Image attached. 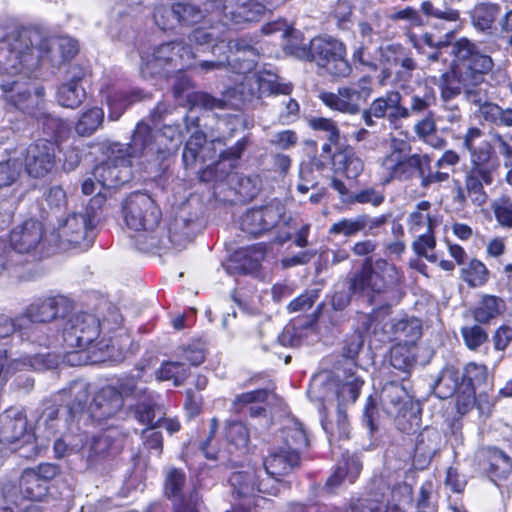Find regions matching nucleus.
Listing matches in <instances>:
<instances>
[{"mask_svg":"<svg viewBox=\"0 0 512 512\" xmlns=\"http://www.w3.org/2000/svg\"><path fill=\"white\" fill-rule=\"evenodd\" d=\"M264 468L268 481H273L279 486L282 482L281 477L287 474L288 452L285 449L271 452L264 460Z\"/></svg>","mask_w":512,"mask_h":512,"instance_id":"obj_45","label":"nucleus"},{"mask_svg":"<svg viewBox=\"0 0 512 512\" xmlns=\"http://www.w3.org/2000/svg\"><path fill=\"white\" fill-rule=\"evenodd\" d=\"M500 12L501 7L499 4L490 2L478 3L471 11L472 24L480 31H488L492 28Z\"/></svg>","mask_w":512,"mask_h":512,"instance_id":"obj_43","label":"nucleus"},{"mask_svg":"<svg viewBox=\"0 0 512 512\" xmlns=\"http://www.w3.org/2000/svg\"><path fill=\"white\" fill-rule=\"evenodd\" d=\"M135 417L142 424L150 425L152 427H163L170 434L175 433L180 429V423L177 419L161 417L155 419V406L150 399L148 402L142 401L137 404Z\"/></svg>","mask_w":512,"mask_h":512,"instance_id":"obj_36","label":"nucleus"},{"mask_svg":"<svg viewBox=\"0 0 512 512\" xmlns=\"http://www.w3.org/2000/svg\"><path fill=\"white\" fill-rule=\"evenodd\" d=\"M227 1L228 0H208L205 10L208 11L209 7H211L217 15L224 13L226 18L230 15V20L233 24L256 21L264 11V7L253 0H241V3L237 5L235 10L230 9L226 5Z\"/></svg>","mask_w":512,"mask_h":512,"instance_id":"obj_30","label":"nucleus"},{"mask_svg":"<svg viewBox=\"0 0 512 512\" xmlns=\"http://www.w3.org/2000/svg\"><path fill=\"white\" fill-rule=\"evenodd\" d=\"M482 136V131L479 128H469L463 139V146L470 152L471 161H473V155L479 152L485 151L488 154L489 159H494L492 156V148L488 142H482L479 146H476L475 142Z\"/></svg>","mask_w":512,"mask_h":512,"instance_id":"obj_57","label":"nucleus"},{"mask_svg":"<svg viewBox=\"0 0 512 512\" xmlns=\"http://www.w3.org/2000/svg\"><path fill=\"white\" fill-rule=\"evenodd\" d=\"M461 375L454 366H446L440 372L434 386V393L438 398L447 399L453 396L461 386Z\"/></svg>","mask_w":512,"mask_h":512,"instance_id":"obj_41","label":"nucleus"},{"mask_svg":"<svg viewBox=\"0 0 512 512\" xmlns=\"http://www.w3.org/2000/svg\"><path fill=\"white\" fill-rule=\"evenodd\" d=\"M290 55L313 61L318 68L334 77H348L351 73L345 45L331 36L305 41L300 32L290 27Z\"/></svg>","mask_w":512,"mask_h":512,"instance_id":"obj_1","label":"nucleus"},{"mask_svg":"<svg viewBox=\"0 0 512 512\" xmlns=\"http://www.w3.org/2000/svg\"><path fill=\"white\" fill-rule=\"evenodd\" d=\"M440 221L441 218L432 209V204L427 200H422L409 213L406 223L410 233L418 234L423 231H434Z\"/></svg>","mask_w":512,"mask_h":512,"instance_id":"obj_31","label":"nucleus"},{"mask_svg":"<svg viewBox=\"0 0 512 512\" xmlns=\"http://www.w3.org/2000/svg\"><path fill=\"white\" fill-rule=\"evenodd\" d=\"M362 385L363 381L360 378L354 375L348 376L337 390L339 404L346 405L354 403L360 394Z\"/></svg>","mask_w":512,"mask_h":512,"instance_id":"obj_53","label":"nucleus"},{"mask_svg":"<svg viewBox=\"0 0 512 512\" xmlns=\"http://www.w3.org/2000/svg\"><path fill=\"white\" fill-rule=\"evenodd\" d=\"M415 345H402L398 343L391 349V365L400 371L409 372L416 363Z\"/></svg>","mask_w":512,"mask_h":512,"instance_id":"obj_49","label":"nucleus"},{"mask_svg":"<svg viewBox=\"0 0 512 512\" xmlns=\"http://www.w3.org/2000/svg\"><path fill=\"white\" fill-rule=\"evenodd\" d=\"M496 168V160L489 159L487 152L482 151L473 155L471 168L465 177V188L475 204L482 205L486 202L487 195L483 185L492 184Z\"/></svg>","mask_w":512,"mask_h":512,"instance_id":"obj_17","label":"nucleus"},{"mask_svg":"<svg viewBox=\"0 0 512 512\" xmlns=\"http://www.w3.org/2000/svg\"><path fill=\"white\" fill-rule=\"evenodd\" d=\"M403 276L394 264L386 260H377L370 268H364L351 280L353 293L369 295L394 288L402 282Z\"/></svg>","mask_w":512,"mask_h":512,"instance_id":"obj_13","label":"nucleus"},{"mask_svg":"<svg viewBox=\"0 0 512 512\" xmlns=\"http://www.w3.org/2000/svg\"><path fill=\"white\" fill-rule=\"evenodd\" d=\"M67 305L63 296L38 298L33 301L20 316L22 322L45 323L58 317L60 311Z\"/></svg>","mask_w":512,"mask_h":512,"instance_id":"obj_29","label":"nucleus"},{"mask_svg":"<svg viewBox=\"0 0 512 512\" xmlns=\"http://www.w3.org/2000/svg\"><path fill=\"white\" fill-rule=\"evenodd\" d=\"M22 166L16 159L0 162V188L16 185L21 177Z\"/></svg>","mask_w":512,"mask_h":512,"instance_id":"obj_54","label":"nucleus"},{"mask_svg":"<svg viewBox=\"0 0 512 512\" xmlns=\"http://www.w3.org/2000/svg\"><path fill=\"white\" fill-rule=\"evenodd\" d=\"M105 204V195L99 192L89 200L84 213L69 214L61 221L56 229L59 242L77 245L87 240L91 241L93 230L99 222L98 212Z\"/></svg>","mask_w":512,"mask_h":512,"instance_id":"obj_8","label":"nucleus"},{"mask_svg":"<svg viewBox=\"0 0 512 512\" xmlns=\"http://www.w3.org/2000/svg\"><path fill=\"white\" fill-rule=\"evenodd\" d=\"M171 16L167 20L162 14H157L156 25L162 30L174 29L177 24L192 25L203 19V11L197 7L195 0L177 2L171 10H163Z\"/></svg>","mask_w":512,"mask_h":512,"instance_id":"obj_26","label":"nucleus"},{"mask_svg":"<svg viewBox=\"0 0 512 512\" xmlns=\"http://www.w3.org/2000/svg\"><path fill=\"white\" fill-rule=\"evenodd\" d=\"M506 310L503 299L494 295H483L473 311V316L478 323H489Z\"/></svg>","mask_w":512,"mask_h":512,"instance_id":"obj_38","label":"nucleus"},{"mask_svg":"<svg viewBox=\"0 0 512 512\" xmlns=\"http://www.w3.org/2000/svg\"><path fill=\"white\" fill-rule=\"evenodd\" d=\"M140 73L143 78L168 76L192 66L195 54L182 41L163 43L141 53Z\"/></svg>","mask_w":512,"mask_h":512,"instance_id":"obj_4","label":"nucleus"},{"mask_svg":"<svg viewBox=\"0 0 512 512\" xmlns=\"http://www.w3.org/2000/svg\"><path fill=\"white\" fill-rule=\"evenodd\" d=\"M230 482L233 487V495L239 499H244V503L239 505L243 510L250 509L253 504L251 498L256 492L277 495L280 491V488L274 485L269 489L266 487L263 480L256 486L254 482V475L250 472L233 473L230 477Z\"/></svg>","mask_w":512,"mask_h":512,"instance_id":"obj_27","label":"nucleus"},{"mask_svg":"<svg viewBox=\"0 0 512 512\" xmlns=\"http://www.w3.org/2000/svg\"><path fill=\"white\" fill-rule=\"evenodd\" d=\"M487 378L488 371L486 366L472 362L465 366L464 372L461 375V384H464V386L473 387L475 390L476 387L484 384L487 381Z\"/></svg>","mask_w":512,"mask_h":512,"instance_id":"obj_55","label":"nucleus"},{"mask_svg":"<svg viewBox=\"0 0 512 512\" xmlns=\"http://www.w3.org/2000/svg\"><path fill=\"white\" fill-rule=\"evenodd\" d=\"M223 16H225L223 14ZM222 25H211L208 28L206 27H198L196 28L189 39L191 42H194L195 45L199 47H203L204 45H209L212 42H217L212 46V53L217 55L218 50H231L230 42L226 41L224 37V30L222 27L227 26L228 22H231L230 15L228 18L224 17Z\"/></svg>","mask_w":512,"mask_h":512,"instance_id":"obj_33","label":"nucleus"},{"mask_svg":"<svg viewBox=\"0 0 512 512\" xmlns=\"http://www.w3.org/2000/svg\"><path fill=\"white\" fill-rule=\"evenodd\" d=\"M461 334L466 346L470 350H476L485 343L488 338L486 331L478 325L463 327Z\"/></svg>","mask_w":512,"mask_h":512,"instance_id":"obj_61","label":"nucleus"},{"mask_svg":"<svg viewBox=\"0 0 512 512\" xmlns=\"http://www.w3.org/2000/svg\"><path fill=\"white\" fill-rule=\"evenodd\" d=\"M106 322H100L96 316L89 313H79L70 317L63 330V340L67 347L86 350L92 347L108 348L109 344L99 340L101 331H104Z\"/></svg>","mask_w":512,"mask_h":512,"instance_id":"obj_11","label":"nucleus"},{"mask_svg":"<svg viewBox=\"0 0 512 512\" xmlns=\"http://www.w3.org/2000/svg\"><path fill=\"white\" fill-rule=\"evenodd\" d=\"M309 438L303 425L290 418V468L298 467L306 458Z\"/></svg>","mask_w":512,"mask_h":512,"instance_id":"obj_35","label":"nucleus"},{"mask_svg":"<svg viewBox=\"0 0 512 512\" xmlns=\"http://www.w3.org/2000/svg\"><path fill=\"white\" fill-rule=\"evenodd\" d=\"M189 375V369L179 361H166L155 371L158 381H172L174 386H181Z\"/></svg>","mask_w":512,"mask_h":512,"instance_id":"obj_47","label":"nucleus"},{"mask_svg":"<svg viewBox=\"0 0 512 512\" xmlns=\"http://www.w3.org/2000/svg\"><path fill=\"white\" fill-rule=\"evenodd\" d=\"M122 214L128 228L134 231L153 232L161 220V210L145 193H132L123 202Z\"/></svg>","mask_w":512,"mask_h":512,"instance_id":"obj_14","label":"nucleus"},{"mask_svg":"<svg viewBox=\"0 0 512 512\" xmlns=\"http://www.w3.org/2000/svg\"><path fill=\"white\" fill-rule=\"evenodd\" d=\"M453 77L467 91L483 82L493 66L492 58L483 53L479 46L467 38H461L451 45Z\"/></svg>","mask_w":512,"mask_h":512,"instance_id":"obj_3","label":"nucleus"},{"mask_svg":"<svg viewBox=\"0 0 512 512\" xmlns=\"http://www.w3.org/2000/svg\"><path fill=\"white\" fill-rule=\"evenodd\" d=\"M265 253V245L257 243L252 246L240 248L234 253L233 259L235 262L239 263V267L245 273H251L259 268L261 261L264 259Z\"/></svg>","mask_w":512,"mask_h":512,"instance_id":"obj_40","label":"nucleus"},{"mask_svg":"<svg viewBox=\"0 0 512 512\" xmlns=\"http://www.w3.org/2000/svg\"><path fill=\"white\" fill-rule=\"evenodd\" d=\"M218 429V420L213 418L210 422V432L207 439L202 443L201 449L206 458L216 460L225 458L226 454L239 451L244 453L250 442L248 428L240 421H228L223 429L225 447H220L215 433Z\"/></svg>","mask_w":512,"mask_h":512,"instance_id":"obj_12","label":"nucleus"},{"mask_svg":"<svg viewBox=\"0 0 512 512\" xmlns=\"http://www.w3.org/2000/svg\"><path fill=\"white\" fill-rule=\"evenodd\" d=\"M463 280L471 287H480L488 281L489 271L485 264L478 259H472L463 269Z\"/></svg>","mask_w":512,"mask_h":512,"instance_id":"obj_52","label":"nucleus"},{"mask_svg":"<svg viewBox=\"0 0 512 512\" xmlns=\"http://www.w3.org/2000/svg\"><path fill=\"white\" fill-rule=\"evenodd\" d=\"M60 473L59 466L41 463L25 469L19 479V489L24 498L41 501L49 491V483Z\"/></svg>","mask_w":512,"mask_h":512,"instance_id":"obj_18","label":"nucleus"},{"mask_svg":"<svg viewBox=\"0 0 512 512\" xmlns=\"http://www.w3.org/2000/svg\"><path fill=\"white\" fill-rule=\"evenodd\" d=\"M123 401L116 387L107 385L100 388L88 407V415L96 422L115 417L121 412Z\"/></svg>","mask_w":512,"mask_h":512,"instance_id":"obj_22","label":"nucleus"},{"mask_svg":"<svg viewBox=\"0 0 512 512\" xmlns=\"http://www.w3.org/2000/svg\"><path fill=\"white\" fill-rule=\"evenodd\" d=\"M0 88L7 103L16 109L34 115L43 102L44 88L36 83L24 80L3 81Z\"/></svg>","mask_w":512,"mask_h":512,"instance_id":"obj_16","label":"nucleus"},{"mask_svg":"<svg viewBox=\"0 0 512 512\" xmlns=\"http://www.w3.org/2000/svg\"><path fill=\"white\" fill-rule=\"evenodd\" d=\"M436 101L435 92L432 88H425L423 95L415 94L411 98V104L409 110L410 114H419L429 107H431Z\"/></svg>","mask_w":512,"mask_h":512,"instance_id":"obj_63","label":"nucleus"},{"mask_svg":"<svg viewBox=\"0 0 512 512\" xmlns=\"http://www.w3.org/2000/svg\"><path fill=\"white\" fill-rule=\"evenodd\" d=\"M62 393L70 399L67 407L71 422L77 420L78 423L80 418L85 415L84 408L89 396V384L84 380H77L72 382Z\"/></svg>","mask_w":512,"mask_h":512,"instance_id":"obj_34","label":"nucleus"},{"mask_svg":"<svg viewBox=\"0 0 512 512\" xmlns=\"http://www.w3.org/2000/svg\"><path fill=\"white\" fill-rule=\"evenodd\" d=\"M31 30L9 34L0 42V75H26L38 65L40 53L33 46Z\"/></svg>","mask_w":512,"mask_h":512,"instance_id":"obj_5","label":"nucleus"},{"mask_svg":"<svg viewBox=\"0 0 512 512\" xmlns=\"http://www.w3.org/2000/svg\"><path fill=\"white\" fill-rule=\"evenodd\" d=\"M381 401L386 412L395 417L399 430L411 433L420 427L419 406L408 397L402 386L387 384L381 392Z\"/></svg>","mask_w":512,"mask_h":512,"instance_id":"obj_10","label":"nucleus"},{"mask_svg":"<svg viewBox=\"0 0 512 512\" xmlns=\"http://www.w3.org/2000/svg\"><path fill=\"white\" fill-rule=\"evenodd\" d=\"M131 142L127 145L114 143L109 147L107 159L96 165L92 175L101 188H112L128 182L132 177L131 167L145 165L141 157H133Z\"/></svg>","mask_w":512,"mask_h":512,"instance_id":"obj_7","label":"nucleus"},{"mask_svg":"<svg viewBox=\"0 0 512 512\" xmlns=\"http://www.w3.org/2000/svg\"><path fill=\"white\" fill-rule=\"evenodd\" d=\"M240 228L252 236H259L272 229H277V241L280 244L288 240V218L286 206L274 201L265 207L248 210L241 218Z\"/></svg>","mask_w":512,"mask_h":512,"instance_id":"obj_9","label":"nucleus"},{"mask_svg":"<svg viewBox=\"0 0 512 512\" xmlns=\"http://www.w3.org/2000/svg\"><path fill=\"white\" fill-rule=\"evenodd\" d=\"M86 99V91L80 84V78H73L72 80L63 83L57 91L58 103L70 109L79 107Z\"/></svg>","mask_w":512,"mask_h":512,"instance_id":"obj_39","label":"nucleus"},{"mask_svg":"<svg viewBox=\"0 0 512 512\" xmlns=\"http://www.w3.org/2000/svg\"><path fill=\"white\" fill-rule=\"evenodd\" d=\"M27 428L26 417L19 411L8 409L0 415V443L13 445L22 440Z\"/></svg>","mask_w":512,"mask_h":512,"instance_id":"obj_32","label":"nucleus"},{"mask_svg":"<svg viewBox=\"0 0 512 512\" xmlns=\"http://www.w3.org/2000/svg\"><path fill=\"white\" fill-rule=\"evenodd\" d=\"M456 393L457 411L459 414L465 415L471 411L476 404L475 390L473 387L461 384L460 389Z\"/></svg>","mask_w":512,"mask_h":512,"instance_id":"obj_62","label":"nucleus"},{"mask_svg":"<svg viewBox=\"0 0 512 512\" xmlns=\"http://www.w3.org/2000/svg\"><path fill=\"white\" fill-rule=\"evenodd\" d=\"M211 144H207L206 135L199 130H195L189 140L186 142L182 160L186 167L193 166L198 160L205 162L210 156L205 154Z\"/></svg>","mask_w":512,"mask_h":512,"instance_id":"obj_37","label":"nucleus"},{"mask_svg":"<svg viewBox=\"0 0 512 512\" xmlns=\"http://www.w3.org/2000/svg\"><path fill=\"white\" fill-rule=\"evenodd\" d=\"M182 140L183 130L179 125H165L154 134L147 123L140 121L131 138V155L141 157L145 164L159 162L177 150Z\"/></svg>","mask_w":512,"mask_h":512,"instance_id":"obj_2","label":"nucleus"},{"mask_svg":"<svg viewBox=\"0 0 512 512\" xmlns=\"http://www.w3.org/2000/svg\"><path fill=\"white\" fill-rule=\"evenodd\" d=\"M401 95L397 91L387 92L384 96L374 99L362 113V119L369 127L374 126V118L388 116L391 120L408 118V108L401 106Z\"/></svg>","mask_w":512,"mask_h":512,"instance_id":"obj_21","label":"nucleus"},{"mask_svg":"<svg viewBox=\"0 0 512 512\" xmlns=\"http://www.w3.org/2000/svg\"><path fill=\"white\" fill-rule=\"evenodd\" d=\"M436 246V240L434 237V231H424L418 236L413 242L412 248L417 255L423 256L430 262H435L437 257L434 253L429 254Z\"/></svg>","mask_w":512,"mask_h":512,"instance_id":"obj_56","label":"nucleus"},{"mask_svg":"<svg viewBox=\"0 0 512 512\" xmlns=\"http://www.w3.org/2000/svg\"><path fill=\"white\" fill-rule=\"evenodd\" d=\"M495 219L501 227L512 228V201L509 198H499L491 205Z\"/></svg>","mask_w":512,"mask_h":512,"instance_id":"obj_58","label":"nucleus"},{"mask_svg":"<svg viewBox=\"0 0 512 512\" xmlns=\"http://www.w3.org/2000/svg\"><path fill=\"white\" fill-rule=\"evenodd\" d=\"M177 355L191 365L198 366L205 360V346L200 341L193 342L181 347Z\"/></svg>","mask_w":512,"mask_h":512,"instance_id":"obj_59","label":"nucleus"},{"mask_svg":"<svg viewBox=\"0 0 512 512\" xmlns=\"http://www.w3.org/2000/svg\"><path fill=\"white\" fill-rule=\"evenodd\" d=\"M56 363L55 360L50 359V355L43 354L8 360L6 351L0 350V383L6 382L16 371L24 369H50Z\"/></svg>","mask_w":512,"mask_h":512,"instance_id":"obj_28","label":"nucleus"},{"mask_svg":"<svg viewBox=\"0 0 512 512\" xmlns=\"http://www.w3.org/2000/svg\"><path fill=\"white\" fill-rule=\"evenodd\" d=\"M392 333L402 345H415L421 336V322L417 318L398 320L392 325Z\"/></svg>","mask_w":512,"mask_h":512,"instance_id":"obj_44","label":"nucleus"},{"mask_svg":"<svg viewBox=\"0 0 512 512\" xmlns=\"http://www.w3.org/2000/svg\"><path fill=\"white\" fill-rule=\"evenodd\" d=\"M362 231V222L360 215L353 219L344 218L334 223L330 229V234H341L344 236H353Z\"/></svg>","mask_w":512,"mask_h":512,"instance_id":"obj_64","label":"nucleus"},{"mask_svg":"<svg viewBox=\"0 0 512 512\" xmlns=\"http://www.w3.org/2000/svg\"><path fill=\"white\" fill-rule=\"evenodd\" d=\"M467 100L478 107V117L490 125L512 127V108H502L487 101L485 95L476 91H467Z\"/></svg>","mask_w":512,"mask_h":512,"instance_id":"obj_23","label":"nucleus"},{"mask_svg":"<svg viewBox=\"0 0 512 512\" xmlns=\"http://www.w3.org/2000/svg\"><path fill=\"white\" fill-rule=\"evenodd\" d=\"M55 141L39 139L27 149L25 169L33 178H44L50 174L56 165Z\"/></svg>","mask_w":512,"mask_h":512,"instance_id":"obj_19","label":"nucleus"},{"mask_svg":"<svg viewBox=\"0 0 512 512\" xmlns=\"http://www.w3.org/2000/svg\"><path fill=\"white\" fill-rule=\"evenodd\" d=\"M186 477L183 471L171 468L166 473L165 494L173 498L174 512H200L201 499L196 490L185 493Z\"/></svg>","mask_w":512,"mask_h":512,"instance_id":"obj_20","label":"nucleus"},{"mask_svg":"<svg viewBox=\"0 0 512 512\" xmlns=\"http://www.w3.org/2000/svg\"><path fill=\"white\" fill-rule=\"evenodd\" d=\"M333 166L335 170L342 171L347 178H357L364 169V163L352 149H345L333 155Z\"/></svg>","mask_w":512,"mask_h":512,"instance_id":"obj_42","label":"nucleus"},{"mask_svg":"<svg viewBox=\"0 0 512 512\" xmlns=\"http://www.w3.org/2000/svg\"><path fill=\"white\" fill-rule=\"evenodd\" d=\"M431 158L427 154H406L393 162L391 165L383 168L387 175V180L399 179L408 180L416 173L423 178L425 170L429 169Z\"/></svg>","mask_w":512,"mask_h":512,"instance_id":"obj_25","label":"nucleus"},{"mask_svg":"<svg viewBox=\"0 0 512 512\" xmlns=\"http://www.w3.org/2000/svg\"><path fill=\"white\" fill-rule=\"evenodd\" d=\"M372 92V79L364 76L356 82L339 87L336 93L322 92L319 98L333 110L354 115L360 111Z\"/></svg>","mask_w":512,"mask_h":512,"instance_id":"obj_15","label":"nucleus"},{"mask_svg":"<svg viewBox=\"0 0 512 512\" xmlns=\"http://www.w3.org/2000/svg\"><path fill=\"white\" fill-rule=\"evenodd\" d=\"M121 450V444L113 441L111 434H103L93 439L90 447L89 458L98 460L110 455H115Z\"/></svg>","mask_w":512,"mask_h":512,"instance_id":"obj_50","label":"nucleus"},{"mask_svg":"<svg viewBox=\"0 0 512 512\" xmlns=\"http://www.w3.org/2000/svg\"><path fill=\"white\" fill-rule=\"evenodd\" d=\"M414 131L422 141L433 148H442L444 146L445 142L437 135L435 121L430 115L417 122L414 126Z\"/></svg>","mask_w":512,"mask_h":512,"instance_id":"obj_51","label":"nucleus"},{"mask_svg":"<svg viewBox=\"0 0 512 512\" xmlns=\"http://www.w3.org/2000/svg\"><path fill=\"white\" fill-rule=\"evenodd\" d=\"M44 227L36 219H28L13 227L10 232L9 243L12 251L9 257L15 265L30 267L31 273L35 275V262L44 257ZM29 268L27 269V271Z\"/></svg>","mask_w":512,"mask_h":512,"instance_id":"obj_6","label":"nucleus"},{"mask_svg":"<svg viewBox=\"0 0 512 512\" xmlns=\"http://www.w3.org/2000/svg\"><path fill=\"white\" fill-rule=\"evenodd\" d=\"M42 125L44 133L47 136H50L52 138L51 141H55L56 144L68 130V126L63 120L52 115H45L43 117Z\"/></svg>","mask_w":512,"mask_h":512,"instance_id":"obj_60","label":"nucleus"},{"mask_svg":"<svg viewBox=\"0 0 512 512\" xmlns=\"http://www.w3.org/2000/svg\"><path fill=\"white\" fill-rule=\"evenodd\" d=\"M488 474L492 481L505 479L512 471V461L503 451L493 448L488 452Z\"/></svg>","mask_w":512,"mask_h":512,"instance_id":"obj_46","label":"nucleus"},{"mask_svg":"<svg viewBox=\"0 0 512 512\" xmlns=\"http://www.w3.org/2000/svg\"><path fill=\"white\" fill-rule=\"evenodd\" d=\"M104 121L102 108L93 107L85 111L75 125V131L80 136H90L95 133Z\"/></svg>","mask_w":512,"mask_h":512,"instance_id":"obj_48","label":"nucleus"},{"mask_svg":"<svg viewBox=\"0 0 512 512\" xmlns=\"http://www.w3.org/2000/svg\"><path fill=\"white\" fill-rule=\"evenodd\" d=\"M100 92L109 109L108 118L112 121L118 120L129 106L143 98L141 90H123L115 84L103 85Z\"/></svg>","mask_w":512,"mask_h":512,"instance_id":"obj_24","label":"nucleus"}]
</instances>
